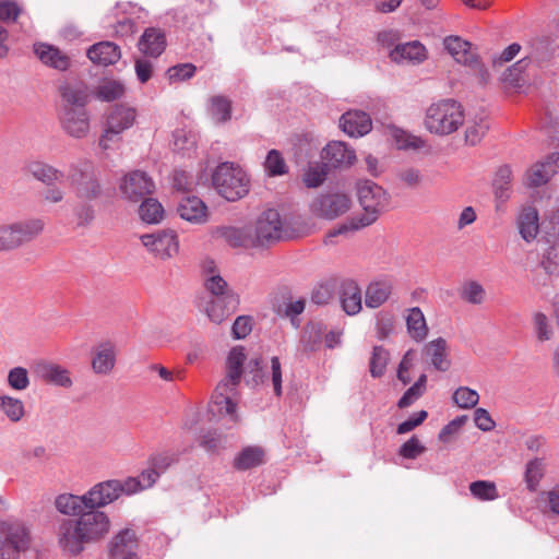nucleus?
Here are the masks:
<instances>
[{
	"label": "nucleus",
	"instance_id": "nucleus-17",
	"mask_svg": "<svg viewBox=\"0 0 559 559\" xmlns=\"http://www.w3.org/2000/svg\"><path fill=\"white\" fill-rule=\"evenodd\" d=\"M444 48L454 60L464 66L477 69L480 66L477 53L473 50L472 44L459 36H449L443 41Z\"/></svg>",
	"mask_w": 559,
	"mask_h": 559
},
{
	"label": "nucleus",
	"instance_id": "nucleus-52",
	"mask_svg": "<svg viewBox=\"0 0 559 559\" xmlns=\"http://www.w3.org/2000/svg\"><path fill=\"white\" fill-rule=\"evenodd\" d=\"M389 359L390 354L383 346H374L369 364L371 377H382L386 370Z\"/></svg>",
	"mask_w": 559,
	"mask_h": 559
},
{
	"label": "nucleus",
	"instance_id": "nucleus-35",
	"mask_svg": "<svg viewBox=\"0 0 559 559\" xmlns=\"http://www.w3.org/2000/svg\"><path fill=\"white\" fill-rule=\"evenodd\" d=\"M538 212L533 206L524 207L518 217V228L521 237L530 242L539 231Z\"/></svg>",
	"mask_w": 559,
	"mask_h": 559
},
{
	"label": "nucleus",
	"instance_id": "nucleus-38",
	"mask_svg": "<svg viewBox=\"0 0 559 559\" xmlns=\"http://www.w3.org/2000/svg\"><path fill=\"white\" fill-rule=\"evenodd\" d=\"M26 169L35 179L41 181L46 186L62 182L64 179L63 171L44 162H31L26 166Z\"/></svg>",
	"mask_w": 559,
	"mask_h": 559
},
{
	"label": "nucleus",
	"instance_id": "nucleus-58",
	"mask_svg": "<svg viewBox=\"0 0 559 559\" xmlns=\"http://www.w3.org/2000/svg\"><path fill=\"white\" fill-rule=\"evenodd\" d=\"M9 385L17 391H23L29 385V378L26 368L14 367L8 373Z\"/></svg>",
	"mask_w": 559,
	"mask_h": 559
},
{
	"label": "nucleus",
	"instance_id": "nucleus-23",
	"mask_svg": "<svg viewBox=\"0 0 559 559\" xmlns=\"http://www.w3.org/2000/svg\"><path fill=\"white\" fill-rule=\"evenodd\" d=\"M322 158L328 167L337 168L349 166L356 159L355 151L341 141H332L322 152Z\"/></svg>",
	"mask_w": 559,
	"mask_h": 559
},
{
	"label": "nucleus",
	"instance_id": "nucleus-26",
	"mask_svg": "<svg viewBox=\"0 0 559 559\" xmlns=\"http://www.w3.org/2000/svg\"><path fill=\"white\" fill-rule=\"evenodd\" d=\"M179 216L193 224H204L209 219L206 204L198 197H183L177 206Z\"/></svg>",
	"mask_w": 559,
	"mask_h": 559
},
{
	"label": "nucleus",
	"instance_id": "nucleus-39",
	"mask_svg": "<svg viewBox=\"0 0 559 559\" xmlns=\"http://www.w3.org/2000/svg\"><path fill=\"white\" fill-rule=\"evenodd\" d=\"M531 63L532 60L528 57L520 59L502 73V82L509 87H522L528 80L526 71Z\"/></svg>",
	"mask_w": 559,
	"mask_h": 559
},
{
	"label": "nucleus",
	"instance_id": "nucleus-62",
	"mask_svg": "<svg viewBox=\"0 0 559 559\" xmlns=\"http://www.w3.org/2000/svg\"><path fill=\"white\" fill-rule=\"evenodd\" d=\"M427 417H428L427 411L423 409L417 413H414L408 419H406L397 425L396 432L399 435H405V433L414 430L416 427L420 426Z\"/></svg>",
	"mask_w": 559,
	"mask_h": 559
},
{
	"label": "nucleus",
	"instance_id": "nucleus-14",
	"mask_svg": "<svg viewBox=\"0 0 559 559\" xmlns=\"http://www.w3.org/2000/svg\"><path fill=\"white\" fill-rule=\"evenodd\" d=\"M58 118L61 129L71 138L83 139L90 132V115L86 108L59 109Z\"/></svg>",
	"mask_w": 559,
	"mask_h": 559
},
{
	"label": "nucleus",
	"instance_id": "nucleus-36",
	"mask_svg": "<svg viewBox=\"0 0 559 559\" xmlns=\"http://www.w3.org/2000/svg\"><path fill=\"white\" fill-rule=\"evenodd\" d=\"M405 320L407 333L413 341L420 343L427 338L429 330L419 307L408 309Z\"/></svg>",
	"mask_w": 559,
	"mask_h": 559
},
{
	"label": "nucleus",
	"instance_id": "nucleus-55",
	"mask_svg": "<svg viewBox=\"0 0 559 559\" xmlns=\"http://www.w3.org/2000/svg\"><path fill=\"white\" fill-rule=\"evenodd\" d=\"M328 176V166L323 164H317L310 166L304 175V182L308 188H317L322 185Z\"/></svg>",
	"mask_w": 559,
	"mask_h": 559
},
{
	"label": "nucleus",
	"instance_id": "nucleus-46",
	"mask_svg": "<svg viewBox=\"0 0 559 559\" xmlns=\"http://www.w3.org/2000/svg\"><path fill=\"white\" fill-rule=\"evenodd\" d=\"M460 297L471 305H481L486 299V290L479 282L467 281L460 289Z\"/></svg>",
	"mask_w": 559,
	"mask_h": 559
},
{
	"label": "nucleus",
	"instance_id": "nucleus-4",
	"mask_svg": "<svg viewBox=\"0 0 559 559\" xmlns=\"http://www.w3.org/2000/svg\"><path fill=\"white\" fill-rule=\"evenodd\" d=\"M204 287L212 295L205 308L206 314L212 322L219 324L237 310L240 302L239 296L218 274L205 278Z\"/></svg>",
	"mask_w": 559,
	"mask_h": 559
},
{
	"label": "nucleus",
	"instance_id": "nucleus-59",
	"mask_svg": "<svg viewBox=\"0 0 559 559\" xmlns=\"http://www.w3.org/2000/svg\"><path fill=\"white\" fill-rule=\"evenodd\" d=\"M159 476V472H157L155 467L151 466L150 468L144 469L139 477H127L126 479H134L138 483V488L134 490V493H136L143 489L152 487Z\"/></svg>",
	"mask_w": 559,
	"mask_h": 559
},
{
	"label": "nucleus",
	"instance_id": "nucleus-56",
	"mask_svg": "<svg viewBox=\"0 0 559 559\" xmlns=\"http://www.w3.org/2000/svg\"><path fill=\"white\" fill-rule=\"evenodd\" d=\"M426 451V447L421 444L416 436L411 437L399 449V455L407 460H416Z\"/></svg>",
	"mask_w": 559,
	"mask_h": 559
},
{
	"label": "nucleus",
	"instance_id": "nucleus-11",
	"mask_svg": "<svg viewBox=\"0 0 559 559\" xmlns=\"http://www.w3.org/2000/svg\"><path fill=\"white\" fill-rule=\"evenodd\" d=\"M350 205L352 200L347 194L330 192L318 195L311 202L310 210L318 217L334 219L345 214Z\"/></svg>",
	"mask_w": 559,
	"mask_h": 559
},
{
	"label": "nucleus",
	"instance_id": "nucleus-13",
	"mask_svg": "<svg viewBox=\"0 0 559 559\" xmlns=\"http://www.w3.org/2000/svg\"><path fill=\"white\" fill-rule=\"evenodd\" d=\"M119 189L124 199L139 202L154 192L155 183L146 173L134 170L123 177Z\"/></svg>",
	"mask_w": 559,
	"mask_h": 559
},
{
	"label": "nucleus",
	"instance_id": "nucleus-29",
	"mask_svg": "<svg viewBox=\"0 0 559 559\" xmlns=\"http://www.w3.org/2000/svg\"><path fill=\"white\" fill-rule=\"evenodd\" d=\"M340 301L342 309L348 316H355L361 310V289L353 280H344L340 284Z\"/></svg>",
	"mask_w": 559,
	"mask_h": 559
},
{
	"label": "nucleus",
	"instance_id": "nucleus-41",
	"mask_svg": "<svg viewBox=\"0 0 559 559\" xmlns=\"http://www.w3.org/2000/svg\"><path fill=\"white\" fill-rule=\"evenodd\" d=\"M231 100L223 95H215L210 98L209 111L212 119L218 123H226L231 119Z\"/></svg>",
	"mask_w": 559,
	"mask_h": 559
},
{
	"label": "nucleus",
	"instance_id": "nucleus-32",
	"mask_svg": "<svg viewBox=\"0 0 559 559\" xmlns=\"http://www.w3.org/2000/svg\"><path fill=\"white\" fill-rule=\"evenodd\" d=\"M59 93L61 97L59 109L86 108L88 94L83 86L66 83L59 87Z\"/></svg>",
	"mask_w": 559,
	"mask_h": 559
},
{
	"label": "nucleus",
	"instance_id": "nucleus-51",
	"mask_svg": "<svg viewBox=\"0 0 559 559\" xmlns=\"http://www.w3.org/2000/svg\"><path fill=\"white\" fill-rule=\"evenodd\" d=\"M472 496L481 501H492L499 497L496 484L489 480H476L469 484Z\"/></svg>",
	"mask_w": 559,
	"mask_h": 559
},
{
	"label": "nucleus",
	"instance_id": "nucleus-3",
	"mask_svg": "<svg viewBox=\"0 0 559 559\" xmlns=\"http://www.w3.org/2000/svg\"><path fill=\"white\" fill-rule=\"evenodd\" d=\"M464 110L459 102L441 99L427 108L424 124L432 134L448 135L464 123Z\"/></svg>",
	"mask_w": 559,
	"mask_h": 559
},
{
	"label": "nucleus",
	"instance_id": "nucleus-28",
	"mask_svg": "<svg viewBox=\"0 0 559 559\" xmlns=\"http://www.w3.org/2000/svg\"><path fill=\"white\" fill-rule=\"evenodd\" d=\"M86 55L93 63L107 67L120 60L121 49L112 41H99L92 45L87 49Z\"/></svg>",
	"mask_w": 559,
	"mask_h": 559
},
{
	"label": "nucleus",
	"instance_id": "nucleus-64",
	"mask_svg": "<svg viewBox=\"0 0 559 559\" xmlns=\"http://www.w3.org/2000/svg\"><path fill=\"white\" fill-rule=\"evenodd\" d=\"M252 330V319L249 316L238 317L231 328L234 338L241 340L250 334Z\"/></svg>",
	"mask_w": 559,
	"mask_h": 559
},
{
	"label": "nucleus",
	"instance_id": "nucleus-1",
	"mask_svg": "<svg viewBox=\"0 0 559 559\" xmlns=\"http://www.w3.org/2000/svg\"><path fill=\"white\" fill-rule=\"evenodd\" d=\"M110 520L103 511H85L78 518H61L55 524L56 543L66 557H79L87 545L99 542L109 532Z\"/></svg>",
	"mask_w": 559,
	"mask_h": 559
},
{
	"label": "nucleus",
	"instance_id": "nucleus-54",
	"mask_svg": "<svg viewBox=\"0 0 559 559\" xmlns=\"http://www.w3.org/2000/svg\"><path fill=\"white\" fill-rule=\"evenodd\" d=\"M197 72V67L193 63H178L170 67L166 71L167 79L170 83L182 82L191 79Z\"/></svg>",
	"mask_w": 559,
	"mask_h": 559
},
{
	"label": "nucleus",
	"instance_id": "nucleus-2",
	"mask_svg": "<svg viewBox=\"0 0 559 559\" xmlns=\"http://www.w3.org/2000/svg\"><path fill=\"white\" fill-rule=\"evenodd\" d=\"M357 195L364 213L348 218L345 223L330 230L325 236V243H333V238L336 236L370 226L379 218L381 213L388 210L390 204L389 193L372 180L358 181Z\"/></svg>",
	"mask_w": 559,
	"mask_h": 559
},
{
	"label": "nucleus",
	"instance_id": "nucleus-18",
	"mask_svg": "<svg viewBox=\"0 0 559 559\" xmlns=\"http://www.w3.org/2000/svg\"><path fill=\"white\" fill-rule=\"evenodd\" d=\"M136 46L142 55L156 59L167 46L165 32L158 27H147L139 38Z\"/></svg>",
	"mask_w": 559,
	"mask_h": 559
},
{
	"label": "nucleus",
	"instance_id": "nucleus-47",
	"mask_svg": "<svg viewBox=\"0 0 559 559\" xmlns=\"http://www.w3.org/2000/svg\"><path fill=\"white\" fill-rule=\"evenodd\" d=\"M545 464L542 459H533L526 463L524 479L530 491H535L544 476Z\"/></svg>",
	"mask_w": 559,
	"mask_h": 559
},
{
	"label": "nucleus",
	"instance_id": "nucleus-27",
	"mask_svg": "<svg viewBox=\"0 0 559 559\" xmlns=\"http://www.w3.org/2000/svg\"><path fill=\"white\" fill-rule=\"evenodd\" d=\"M325 325L322 322L310 321L301 330L299 338L300 350L306 354H312L321 349Z\"/></svg>",
	"mask_w": 559,
	"mask_h": 559
},
{
	"label": "nucleus",
	"instance_id": "nucleus-43",
	"mask_svg": "<svg viewBox=\"0 0 559 559\" xmlns=\"http://www.w3.org/2000/svg\"><path fill=\"white\" fill-rule=\"evenodd\" d=\"M139 209L140 217L143 222L148 224H157L163 218L164 209L162 204L153 198L145 197L142 199Z\"/></svg>",
	"mask_w": 559,
	"mask_h": 559
},
{
	"label": "nucleus",
	"instance_id": "nucleus-34",
	"mask_svg": "<svg viewBox=\"0 0 559 559\" xmlns=\"http://www.w3.org/2000/svg\"><path fill=\"white\" fill-rule=\"evenodd\" d=\"M217 234L234 248H254V242L251 238V227L224 226L217 229Z\"/></svg>",
	"mask_w": 559,
	"mask_h": 559
},
{
	"label": "nucleus",
	"instance_id": "nucleus-53",
	"mask_svg": "<svg viewBox=\"0 0 559 559\" xmlns=\"http://www.w3.org/2000/svg\"><path fill=\"white\" fill-rule=\"evenodd\" d=\"M453 401L460 408L468 409L478 404L479 394L467 386H460L453 393Z\"/></svg>",
	"mask_w": 559,
	"mask_h": 559
},
{
	"label": "nucleus",
	"instance_id": "nucleus-44",
	"mask_svg": "<svg viewBox=\"0 0 559 559\" xmlns=\"http://www.w3.org/2000/svg\"><path fill=\"white\" fill-rule=\"evenodd\" d=\"M0 411L12 421H20L25 414V407L20 399L0 395Z\"/></svg>",
	"mask_w": 559,
	"mask_h": 559
},
{
	"label": "nucleus",
	"instance_id": "nucleus-30",
	"mask_svg": "<svg viewBox=\"0 0 559 559\" xmlns=\"http://www.w3.org/2000/svg\"><path fill=\"white\" fill-rule=\"evenodd\" d=\"M393 284L388 278H380L368 284L365 292L366 307L376 309L382 306L390 298Z\"/></svg>",
	"mask_w": 559,
	"mask_h": 559
},
{
	"label": "nucleus",
	"instance_id": "nucleus-22",
	"mask_svg": "<svg viewBox=\"0 0 559 559\" xmlns=\"http://www.w3.org/2000/svg\"><path fill=\"white\" fill-rule=\"evenodd\" d=\"M10 225L15 249L33 241L45 228V223L40 218H28Z\"/></svg>",
	"mask_w": 559,
	"mask_h": 559
},
{
	"label": "nucleus",
	"instance_id": "nucleus-8",
	"mask_svg": "<svg viewBox=\"0 0 559 559\" xmlns=\"http://www.w3.org/2000/svg\"><path fill=\"white\" fill-rule=\"evenodd\" d=\"M136 111L132 107L116 105L107 115L106 127L99 138V146L109 150L111 143L120 141L121 133L135 122Z\"/></svg>",
	"mask_w": 559,
	"mask_h": 559
},
{
	"label": "nucleus",
	"instance_id": "nucleus-7",
	"mask_svg": "<svg viewBox=\"0 0 559 559\" xmlns=\"http://www.w3.org/2000/svg\"><path fill=\"white\" fill-rule=\"evenodd\" d=\"M138 483L134 479H108L94 485L85 492L87 511H99L98 509L112 503L122 495H134Z\"/></svg>",
	"mask_w": 559,
	"mask_h": 559
},
{
	"label": "nucleus",
	"instance_id": "nucleus-37",
	"mask_svg": "<svg viewBox=\"0 0 559 559\" xmlns=\"http://www.w3.org/2000/svg\"><path fill=\"white\" fill-rule=\"evenodd\" d=\"M246 360L245 348L236 346L231 348L227 357V372L222 382L238 386L242 374V365Z\"/></svg>",
	"mask_w": 559,
	"mask_h": 559
},
{
	"label": "nucleus",
	"instance_id": "nucleus-12",
	"mask_svg": "<svg viewBox=\"0 0 559 559\" xmlns=\"http://www.w3.org/2000/svg\"><path fill=\"white\" fill-rule=\"evenodd\" d=\"M143 246L160 260L174 257L179 249L177 235L174 230H159L140 237Z\"/></svg>",
	"mask_w": 559,
	"mask_h": 559
},
{
	"label": "nucleus",
	"instance_id": "nucleus-45",
	"mask_svg": "<svg viewBox=\"0 0 559 559\" xmlns=\"http://www.w3.org/2000/svg\"><path fill=\"white\" fill-rule=\"evenodd\" d=\"M199 444L206 452L217 454L226 449L227 438L216 430H207L200 437Z\"/></svg>",
	"mask_w": 559,
	"mask_h": 559
},
{
	"label": "nucleus",
	"instance_id": "nucleus-24",
	"mask_svg": "<svg viewBox=\"0 0 559 559\" xmlns=\"http://www.w3.org/2000/svg\"><path fill=\"white\" fill-rule=\"evenodd\" d=\"M34 52L45 66L58 71L63 72L71 67L70 57L53 45L37 43L34 45Z\"/></svg>",
	"mask_w": 559,
	"mask_h": 559
},
{
	"label": "nucleus",
	"instance_id": "nucleus-6",
	"mask_svg": "<svg viewBox=\"0 0 559 559\" xmlns=\"http://www.w3.org/2000/svg\"><path fill=\"white\" fill-rule=\"evenodd\" d=\"M68 180L75 197L80 200L93 201L103 194L99 175L90 159H80L70 164Z\"/></svg>",
	"mask_w": 559,
	"mask_h": 559
},
{
	"label": "nucleus",
	"instance_id": "nucleus-42",
	"mask_svg": "<svg viewBox=\"0 0 559 559\" xmlns=\"http://www.w3.org/2000/svg\"><path fill=\"white\" fill-rule=\"evenodd\" d=\"M512 170L510 166L503 165L498 168L496 176L492 181V188L496 199L501 202L506 201L510 197Z\"/></svg>",
	"mask_w": 559,
	"mask_h": 559
},
{
	"label": "nucleus",
	"instance_id": "nucleus-63",
	"mask_svg": "<svg viewBox=\"0 0 559 559\" xmlns=\"http://www.w3.org/2000/svg\"><path fill=\"white\" fill-rule=\"evenodd\" d=\"M488 130V123L486 121H479L472 126H468L465 131V141L471 145H476L480 142L483 136Z\"/></svg>",
	"mask_w": 559,
	"mask_h": 559
},
{
	"label": "nucleus",
	"instance_id": "nucleus-33",
	"mask_svg": "<svg viewBox=\"0 0 559 559\" xmlns=\"http://www.w3.org/2000/svg\"><path fill=\"white\" fill-rule=\"evenodd\" d=\"M390 58L396 63L420 62L426 58V48L417 40L400 44L391 50Z\"/></svg>",
	"mask_w": 559,
	"mask_h": 559
},
{
	"label": "nucleus",
	"instance_id": "nucleus-40",
	"mask_svg": "<svg viewBox=\"0 0 559 559\" xmlns=\"http://www.w3.org/2000/svg\"><path fill=\"white\" fill-rule=\"evenodd\" d=\"M265 452L261 447L249 445L234 460V467L238 471H247L264 463Z\"/></svg>",
	"mask_w": 559,
	"mask_h": 559
},
{
	"label": "nucleus",
	"instance_id": "nucleus-31",
	"mask_svg": "<svg viewBox=\"0 0 559 559\" xmlns=\"http://www.w3.org/2000/svg\"><path fill=\"white\" fill-rule=\"evenodd\" d=\"M56 510L66 515V518H78L87 511V500L85 493L82 496L73 493H61L55 499Z\"/></svg>",
	"mask_w": 559,
	"mask_h": 559
},
{
	"label": "nucleus",
	"instance_id": "nucleus-60",
	"mask_svg": "<svg viewBox=\"0 0 559 559\" xmlns=\"http://www.w3.org/2000/svg\"><path fill=\"white\" fill-rule=\"evenodd\" d=\"M176 462H178V454L174 452L158 453L150 460L151 466L155 467L159 474L165 473Z\"/></svg>",
	"mask_w": 559,
	"mask_h": 559
},
{
	"label": "nucleus",
	"instance_id": "nucleus-9",
	"mask_svg": "<svg viewBox=\"0 0 559 559\" xmlns=\"http://www.w3.org/2000/svg\"><path fill=\"white\" fill-rule=\"evenodd\" d=\"M284 222L280 213L274 209H269L261 213L254 227H251V238L254 248L269 247L283 238Z\"/></svg>",
	"mask_w": 559,
	"mask_h": 559
},
{
	"label": "nucleus",
	"instance_id": "nucleus-5",
	"mask_svg": "<svg viewBox=\"0 0 559 559\" xmlns=\"http://www.w3.org/2000/svg\"><path fill=\"white\" fill-rule=\"evenodd\" d=\"M212 185L227 201H237L249 192V178L243 169L230 162L216 166L212 174Z\"/></svg>",
	"mask_w": 559,
	"mask_h": 559
},
{
	"label": "nucleus",
	"instance_id": "nucleus-50",
	"mask_svg": "<svg viewBox=\"0 0 559 559\" xmlns=\"http://www.w3.org/2000/svg\"><path fill=\"white\" fill-rule=\"evenodd\" d=\"M124 94V85L118 81L109 80L100 83L96 90V97L103 102H114Z\"/></svg>",
	"mask_w": 559,
	"mask_h": 559
},
{
	"label": "nucleus",
	"instance_id": "nucleus-20",
	"mask_svg": "<svg viewBox=\"0 0 559 559\" xmlns=\"http://www.w3.org/2000/svg\"><path fill=\"white\" fill-rule=\"evenodd\" d=\"M116 347L111 342H104L92 350V370L98 376L109 374L116 365Z\"/></svg>",
	"mask_w": 559,
	"mask_h": 559
},
{
	"label": "nucleus",
	"instance_id": "nucleus-61",
	"mask_svg": "<svg viewBox=\"0 0 559 559\" xmlns=\"http://www.w3.org/2000/svg\"><path fill=\"white\" fill-rule=\"evenodd\" d=\"M282 377L283 374L280 358L277 356H274L271 358V382L274 395L277 397H281L283 395Z\"/></svg>",
	"mask_w": 559,
	"mask_h": 559
},
{
	"label": "nucleus",
	"instance_id": "nucleus-19",
	"mask_svg": "<svg viewBox=\"0 0 559 559\" xmlns=\"http://www.w3.org/2000/svg\"><path fill=\"white\" fill-rule=\"evenodd\" d=\"M559 167V153L555 152L548 155L545 160L536 163L526 173V183L528 187H539L549 181L557 173Z\"/></svg>",
	"mask_w": 559,
	"mask_h": 559
},
{
	"label": "nucleus",
	"instance_id": "nucleus-25",
	"mask_svg": "<svg viewBox=\"0 0 559 559\" xmlns=\"http://www.w3.org/2000/svg\"><path fill=\"white\" fill-rule=\"evenodd\" d=\"M423 356L441 372H445L451 367V360L448 355V342L443 337H438L425 344Z\"/></svg>",
	"mask_w": 559,
	"mask_h": 559
},
{
	"label": "nucleus",
	"instance_id": "nucleus-10",
	"mask_svg": "<svg viewBox=\"0 0 559 559\" xmlns=\"http://www.w3.org/2000/svg\"><path fill=\"white\" fill-rule=\"evenodd\" d=\"M236 390L237 386L222 381L216 385L209 409L213 417L227 418L231 424L238 423L237 404L234 401Z\"/></svg>",
	"mask_w": 559,
	"mask_h": 559
},
{
	"label": "nucleus",
	"instance_id": "nucleus-57",
	"mask_svg": "<svg viewBox=\"0 0 559 559\" xmlns=\"http://www.w3.org/2000/svg\"><path fill=\"white\" fill-rule=\"evenodd\" d=\"M542 266L548 274L559 275V243L551 245L545 251Z\"/></svg>",
	"mask_w": 559,
	"mask_h": 559
},
{
	"label": "nucleus",
	"instance_id": "nucleus-48",
	"mask_svg": "<svg viewBox=\"0 0 559 559\" xmlns=\"http://www.w3.org/2000/svg\"><path fill=\"white\" fill-rule=\"evenodd\" d=\"M174 148L183 155H190L197 148V135L192 131L177 129L174 132Z\"/></svg>",
	"mask_w": 559,
	"mask_h": 559
},
{
	"label": "nucleus",
	"instance_id": "nucleus-15",
	"mask_svg": "<svg viewBox=\"0 0 559 559\" xmlns=\"http://www.w3.org/2000/svg\"><path fill=\"white\" fill-rule=\"evenodd\" d=\"M139 538L131 528L119 531L109 542L108 554L110 559H139Z\"/></svg>",
	"mask_w": 559,
	"mask_h": 559
},
{
	"label": "nucleus",
	"instance_id": "nucleus-21",
	"mask_svg": "<svg viewBox=\"0 0 559 559\" xmlns=\"http://www.w3.org/2000/svg\"><path fill=\"white\" fill-rule=\"evenodd\" d=\"M340 128L349 136H364L370 132L372 121L370 116L361 110H348L340 119Z\"/></svg>",
	"mask_w": 559,
	"mask_h": 559
},
{
	"label": "nucleus",
	"instance_id": "nucleus-49",
	"mask_svg": "<svg viewBox=\"0 0 559 559\" xmlns=\"http://www.w3.org/2000/svg\"><path fill=\"white\" fill-rule=\"evenodd\" d=\"M264 168L266 174L271 177L283 176L288 173V166L282 153L277 150L269 151L264 160Z\"/></svg>",
	"mask_w": 559,
	"mask_h": 559
},
{
	"label": "nucleus",
	"instance_id": "nucleus-16",
	"mask_svg": "<svg viewBox=\"0 0 559 559\" xmlns=\"http://www.w3.org/2000/svg\"><path fill=\"white\" fill-rule=\"evenodd\" d=\"M35 374L44 382L57 385L63 389H69L73 385L70 371L50 361H39L34 367Z\"/></svg>",
	"mask_w": 559,
	"mask_h": 559
}]
</instances>
